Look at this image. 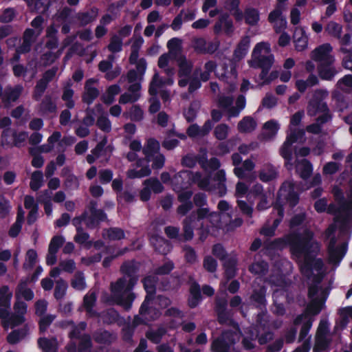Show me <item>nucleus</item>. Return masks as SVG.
I'll list each match as a JSON object with an SVG mask.
<instances>
[{"label":"nucleus","mask_w":352,"mask_h":352,"mask_svg":"<svg viewBox=\"0 0 352 352\" xmlns=\"http://www.w3.org/2000/svg\"><path fill=\"white\" fill-rule=\"evenodd\" d=\"M289 246L291 254L297 257L303 256L300 266L302 274L308 278L314 276V270L320 272L324 267L321 258H317L320 252V244L314 239V233L306 228L302 233L294 232L289 234Z\"/></svg>","instance_id":"nucleus-1"},{"label":"nucleus","mask_w":352,"mask_h":352,"mask_svg":"<svg viewBox=\"0 0 352 352\" xmlns=\"http://www.w3.org/2000/svg\"><path fill=\"white\" fill-rule=\"evenodd\" d=\"M126 282L125 277L119 278L115 283L111 284V290L114 302L129 311L132 307L135 296L131 291L126 290Z\"/></svg>","instance_id":"nucleus-2"},{"label":"nucleus","mask_w":352,"mask_h":352,"mask_svg":"<svg viewBox=\"0 0 352 352\" xmlns=\"http://www.w3.org/2000/svg\"><path fill=\"white\" fill-rule=\"evenodd\" d=\"M185 275H186V273L182 274L181 277L178 276V280L180 285L186 283L190 285L188 305L190 309H195L203 300L201 289L200 285L195 280L192 274L188 275V280L186 281L183 278Z\"/></svg>","instance_id":"nucleus-3"},{"label":"nucleus","mask_w":352,"mask_h":352,"mask_svg":"<svg viewBox=\"0 0 352 352\" xmlns=\"http://www.w3.org/2000/svg\"><path fill=\"white\" fill-rule=\"evenodd\" d=\"M140 270V263L135 259L128 260L122 263L120 271L127 280L126 290L132 291L138 280V273Z\"/></svg>","instance_id":"nucleus-4"},{"label":"nucleus","mask_w":352,"mask_h":352,"mask_svg":"<svg viewBox=\"0 0 352 352\" xmlns=\"http://www.w3.org/2000/svg\"><path fill=\"white\" fill-rule=\"evenodd\" d=\"M98 201L94 199L89 201L87 208L89 211V216L87 214L86 227L93 230L99 227L102 222L107 221V213L102 209H98Z\"/></svg>","instance_id":"nucleus-5"},{"label":"nucleus","mask_w":352,"mask_h":352,"mask_svg":"<svg viewBox=\"0 0 352 352\" xmlns=\"http://www.w3.org/2000/svg\"><path fill=\"white\" fill-rule=\"evenodd\" d=\"M327 95L325 90L317 89L315 91L312 98L308 102L307 113L310 116H315L318 113L327 111L329 109L324 98Z\"/></svg>","instance_id":"nucleus-6"},{"label":"nucleus","mask_w":352,"mask_h":352,"mask_svg":"<svg viewBox=\"0 0 352 352\" xmlns=\"http://www.w3.org/2000/svg\"><path fill=\"white\" fill-rule=\"evenodd\" d=\"M336 243L337 239L336 236H333L329 239L327 245L329 262L334 265L340 263L346 254L348 248V243L346 242H343L338 246H336Z\"/></svg>","instance_id":"nucleus-7"},{"label":"nucleus","mask_w":352,"mask_h":352,"mask_svg":"<svg viewBox=\"0 0 352 352\" xmlns=\"http://www.w3.org/2000/svg\"><path fill=\"white\" fill-rule=\"evenodd\" d=\"M277 198L285 199L291 208L295 207L299 202V194L295 190L294 184L284 182L278 191Z\"/></svg>","instance_id":"nucleus-8"},{"label":"nucleus","mask_w":352,"mask_h":352,"mask_svg":"<svg viewBox=\"0 0 352 352\" xmlns=\"http://www.w3.org/2000/svg\"><path fill=\"white\" fill-rule=\"evenodd\" d=\"M325 301L326 297L323 298L322 299L315 298L313 300H311V302L307 305L305 309V313L299 314L295 318L294 320V324H300L302 322L303 319L308 315L316 316L319 314L322 309Z\"/></svg>","instance_id":"nucleus-9"},{"label":"nucleus","mask_w":352,"mask_h":352,"mask_svg":"<svg viewBox=\"0 0 352 352\" xmlns=\"http://www.w3.org/2000/svg\"><path fill=\"white\" fill-rule=\"evenodd\" d=\"M333 51V47L330 43H324L317 47L311 52V58L318 63L335 62L336 59L334 56L331 53Z\"/></svg>","instance_id":"nucleus-10"},{"label":"nucleus","mask_w":352,"mask_h":352,"mask_svg":"<svg viewBox=\"0 0 352 352\" xmlns=\"http://www.w3.org/2000/svg\"><path fill=\"white\" fill-rule=\"evenodd\" d=\"M135 161L136 167H140L141 168L140 170H129L127 172L128 177L130 179H135L149 176L151 173V170L149 167V162H151V160L144 156L143 158H138Z\"/></svg>","instance_id":"nucleus-11"},{"label":"nucleus","mask_w":352,"mask_h":352,"mask_svg":"<svg viewBox=\"0 0 352 352\" xmlns=\"http://www.w3.org/2000/svg\"><path fill=\"white\" fill-rule=\"evenodd\" d=\"M266 294L267 287L265 285H261L259 288L253 289L250 300L256 308L262 311L266 310Z\"/></svg>","instance_id":"nucleus-12"},{"label":"nucleus","mask_w":352,"mask_h":352,"mask_svg":"<svg viewBox=\"0 0 352 352\" xmlns=\"http://www.w3.org/2000/svg\"><path fill=\"white\" fill-rule=\"evenodd\" d=\"M92 338L97 344L109 346L115 342L117 337L113 333L103 328H99L93 332Z\"/></svg>","instance_id":"nucleus-13"},{"label":"nucleus","mask_w":352,"mask_h":352,"mask_svg":"<svg viewBox=\"0 0 352 352\" xmlns=\"http://www.w3.org/2000/svg\"><path fill=\"white\" fill-rule=\"evenodd\" d=\"M335 62L318 63L317 66L318 74L320 79L323 80H332L338 71L333 66Z\"/></svg>","instance_id":"nucleus-14"},{"label":"nucleus","mask_w":352,"mask_h":352,"mask_svg":"<svg viewBox=\"0 0 352 352\" xmlns=\"http://www.w3.org/2000/svg\"><path fill=\"white\" fill-rule=\"evenodd\" d=\"M151 243L155 251L162 255L168 254L173 248L169 241L159 235L152 236Z\"/></svg>","instance_id":"nucleus-15"},{"label":"nucleus","mask_w":352,"mask_h":352,"mask_svg":"<svg viewBox=\"0 0 352 352\" xmlns=\"http://www.w3.org/2000/svg\"><path fill=\"white\" fill-rule=\"evenodd\" d=\"M228 301L225 298H218L215 300L214 311L217 314V321L220 324H224L229 320L227 311Z\"/></svg>","instance_id":"nucleus-16"},{"label":"nucleus","mask_w":352,"mask_h":352,"mask_svg":"<svg viewBox=\"0 0 352 352\" xmlns=\"http://www.w3.org/2000/svg\"><path fill=\"white\" fill-rule=\"evenodd\" d=\"M190 174L187 170H180L172 179V185L175 191H180L190 186L188 175Z\"/></svg>","instance_id":"nucleus-17"},{"label":"nucleus","mask_w":352,"mask_h":352,"mask_svg":"<svg viewBox=\"0 0 352 352\" xmlns=\"http://www.w3.org/2000/svg\"><path fill=\"white\" fill-rule=\"evenodd\" d=\"M95 81L93 78L87 80L85 85V91L82 95V102L90 105L99 96L100 92L96 87H91L89 85Z\"/></svg>","instance_id":"nucleus-18"},{"label":"nucleus","mask_w":352,"mask_h":352,"mask_svg":"<svg viewBox=\"0 0 352 352\" xmlns=\"http://www.w3.org/2000/svg\"><path fill=\"white\" fill-rule=\"evenodd\" d=\"M332 193L342 212H348L352 210V199L346 201L343 190L340 187L335 186L333 188Z\"/></svg>","instance_id":"nucleus-19"},{"label":"nucleus","mask_w":352,"mask_h":352,"mask_svg":"<svg viewBox=\"0 0 352 352\" xmlns=\"http://www.w3.org/2000/svg\"><path fill=\"white\" fill-rule=\"evenodd\" d=\"M57 111L56 104L52 100V98L50 95L45 96L44 98L38 104V113L45 117L49 114L56 113Z\"/></svg>","instance_id":"nucleus-20"},{"label":"nucleus","mask_w":352,"mask_h":352,"mask_svg":"<svg viewBox=\"0 0 352 352\" xmlns=\"http://www.w3.org/2000/svg\"><path fill=\"white\" fill-rule=\"evenodd\" d=\"M196 221V217L193 214H190L183 221V234L180 235L179 241H189L194 236L193 225Z\"/></svg>","instance_id":"nucleus-21"},{"label":"nucleus","mask_w":352,"mask_h":352,"mask_svg":"<svg viewBox=\"0 0 352 352\" xmlns=\"http://www.w3.org/2000/svg\"><path fill=\"white\" fill-rule=\"evenodd\" d=\"M29 283V278L25 280H21L19 283L15 292V296L17 298L22 296L25 300L30 301L34 298V294L33 291L27 287Z\"/></svg>","instance_id":"nucleus-22"},{"label":"nucleus","mask_w":352,"mask_h":352,"mask_svg":"<svg viewBox=\"0 0 352 352\" xmlns=\"http://www.w3.org/2000/svg\"><path fill=\"white\" fill-rule=\"evenodd\" d=\"M98 15V9L96 7H92L87 11L78 12L77 14L76 19L81 25L85 26L94 21Z\"/></svg>","instance_id":"nucleus-23"},{"label":"nucleus","mask_w":352,"mask_h":352,"mask_svg":"<svg viewBox=\"0 0 352 352\" xmlns=\"http://www.w3.org/2000/svg\"><path fill=\"white\" fill-rule=\"evenodd\" d=\"M292 145L284 142L279 150V154L285 161V167L289 170L294 166Z\"/></svg>","instance_id":"nucleus-24"},{"label":"nucleus","mask_w":352,"mask_h":352,"mask_svg":"<svg viewBox=\"0 0 352 352\" xmlns=\"http://www.w3.org/2000/svg\"><path fill=\"white\" fill-rule=\"evenodd\" d=\"M28 331L29 328L27 324L21 328L14 329L7 336V342L10 344H16L28 335Z\"/></svg>","instance_id":"nucleus-25"},{"label":"nucleus","mask_w":352,"mask_h":352,"mask_svg":"<svg viewBox=\"0 0 352 352\" xmlns=\"http://www.w3.org/2000/svg\"><path fill=\"white\" fill-rule=\"evenodd\" d=\"M289 245V234L285 237L276 238L273 241H265L264 246L268 250H282Z\"/></svg>","instance_id":"nucleus-26"},{"label":"nucleus","mask_w":352,"mask_h":352,"mask_svg":"<svg viewBox=\"0 0 352 352\" xmlns=\"http://www.w3.org/2000/svg\"><path fill=\"white\" fill-rule=\"evenodd\" d=\"M245 23L250 26L256 25L260 21V12L257 8L247 7L244 10Z\"/></svg>","instance_id":"nucleus-27"},{"label":"nucleus","mask_w":352,"mask_h":352,"mask_svg":"<svg viewBox=\"0 0 352 352\" xmlns=\"http://www.w3.org/2000/svg\"><path fill=\"white\" fill-rule=\"evenodd\" d=\"M250 40L249 36H243L237 44L234 51V56L238 60L243 58L247 54L250 47Z\"/></svg>","instance_id":"nucleus-28"},{"label":"nucleus","mask_w":352,"mask_h":352,"mask_svg":"<svg viewBox=\"0 0 352 352\" xmlns=\"http://www.w3.org/2000/svg\"><path fill=\"white\" fill-rule=\"evenodd\" d=\"M159 151V142L154 138H150L147 140L146 144L144 146L142 153L146 158L151 160L155 155L160 153Z\"/></svg>","instance_id":"nucleus-29"},{"label":"nucleus","mask_w":352,"mask_h":352,"mask_svg":"<svg viewBox=\"0 0 352 352\" xmlns=\"http://www.w3.org/2000/svg\"><path fill=\"white\" fill-rule=\"evenodd\" d=\"M257 124L255 120L251 116H245L238 123V130L241 133H250L254 131Z\"/></svg>","instance_id":"nucleus-30"},{"label":"nucleus","mask_w":352,"mask_h":352,"mask_svg":"<svg viewBox=\"0 0 352 352\" xmlns=\"http://www.w3.org/2000/svg\"><path fill=\"white\" fill-rule=\"evenodd\" d=\"M157 282V278L153 276H146L142 279L144 289L146 292V296L155 298Z\"/></svg>","instance_id":"nucleus-31"},{"label":"nucleus","mask_w":352,"mask_h":352,"mask_svg":"<svg viewBox=\"0 0 352 352\" xmlns=\"http://www.w3.org/2000/svg\"><path fill=\"white\" fill-rule=\"evenodd\" d=\"M182 251L186 264L193 265L198 262V255L194 248L189 245H184L182 248Z\"/></svg>","instance_id":"nucleus-32"},{"label":"nucleus","mask_w":352,"mask_h":352,"mask_svg":"<svg viewBox=\"0 0 352 352\" xmlns=\"http://www.w3.org/2000/svg\"><path fill=\"white\" fill-rule=\"evenodd\" d=\"M167 329L161 326L156 330H149L146 332V337L152 343L158 344L161 342L162 338L166 334Z\"/></svg>","instance_id":"nucleus-33"},{"label":"nucleus","mask_w":352,"mask_h":352,"mask_svg":"<svg viewBox=\"0 0 352 352\" xmlns=\"http://www.w3.org/2000/svg\"><path fill=\"white\" fill-rule=\"evenodd\" d=\"M12 292L8 285H3L0 287V307L10 308Z\"/></svg>","instance_id":"nucleus-34"},{"label":"nucleus","mask_w":352,"mask_h":352,"mask_svg":"<svg viewBox=\"0 0 352 352\" xmlns=\"http://www.w3.org/2000/svg\"><path fill=\"white\" fill-rule=\"evenodd\" d=\"M71 322L73 325L68 333V338L72 340H78L82 338V331H84L87 327V322L85 321H81L77 324H75L73 321H71Z\"/></svg>","instance_id":"nucleus-35"},{"label":"nucleus","mask_w":352,"mask_h":352,"mask_svg":"<svg viewBox=\"0 0 352 352\" xmlns=\"http://www.w3.org/2000/svg\"><path fill=\"white\" fill-rule=\"evenodd\" d=\"M274 63V56L272 54L268 56H261L251 64V67L270 69Z\"/></svg>","instance_id":"nucleus-36"},{"label":"nucleus","mask_w":352,"mask_h":352,"mask_svg":"<svg viewBox=\"0 0 352 352\" xmlns=\"http://www.w3.org/2000/svg\"><path fill=\"white\" fill-rule=\"evenodd\" d=\"M79 342L78 344V352H90L93 347V343L91 340V336L90 334L84 333H82V338H79Z\"/></svg>","instance_id":"nucleus-37"},{"label":"nucleus","mask_w":352,"mask_h":352,"mask_svg":"<svg viewBox=\"0 0 352 352\" xmlns=\"http://www.w3.org/2000/svg\"><path fill=\"white\" fill-rule=\"evenodd\" d=\"M165 81L160 77L158 73H155L148 87V94L152 96H156L157 89L165 85Z\"/></svg>","instance_id":"nucleus-38"},{"label":"nucleus","mask_w":352,"mask_h":352,"mask_svg":"<svg viewBox=\"0 0 352 352\" xmlns=\"http://www.w3.org/2000/svg\"><path fill=\"white\" fill-rule=\"evenodd\" d=\"M43 174L41 170H35L32 173L30 178V187L32 190H38L43 185Z\"/></svg>","instance_id":"nucleus-39"},{"label":"nucleus","mask_w":352,"mask_h":352,"mask_svg":"<svg viewBox=\"0 0 352 352\" xmlns=\"http://www.w3.org/2000/svg\"><path fill=\"white\" fill-rule=\"evenodd\" d=\"M37 258L38 255L35 250H28L25 255V262L23 264V270L26 271L32 270L36 263Z\"/></svg>","instance_id":"nucleus-40"},{"label":"nucleus","mask_w":352,"mask_h":352,"mask_svg":"<svg viewBox=\"0 0 352 352\" xmlns=\"http://www.w3.org/2000/svg\"><path fill=\"white\" fill-rule=\"evenodd\" d=\"M67 287V282L62 278L56 282L54 296L57 300H60L65 297Z\"/></svg>","instance_id":"nucleus-41"},{"label":"nucleus","mask_w":352,"mask_h":352,"mask_svg":"<svg viewBox=\"0 0 352 352\" xmlns=\"http://www.w3.org/2000/svg\"><path fill=\"white\" fill-rule=\"evenodd\" d=\"M249 271L255 275H265L268 271V264L265 261H258L249 266Z\"/></svg>","instance_id":"nucleus-42"},{"label":"nucleus","mask_w":352,"mask_h":352,"mask_svg":"<svg viewBox=\"0 0 352 352\" xmlns=\"http://www.w3.org/2000/svg\"><path fill=\"white\" fill-rule=\"evenodd\" d=\"M225 274L228 278H232L235 276L236 272L237 260L231 257L227 259L224 263Z\"/></svg>","instance_id":"nucleus-43"},{"label":"nucleus","mask_w":352,"mask_h":352,"mask_svg":"<svg viewBox=\"0 0 352 352\" xmlns=\"http://www.w3.org/2000/svg\"><path fill=\"white\" fill-rule=\"evenodd\" d=\"M71 286L76 290L82 291L86 287L84 274L82 272H77L71 280Z\"/></svg>","instance_id":"nucleus-44"},{"label":"nucleus","mask_w":352,"mask_h":352,"mask_svg":"<svg viewBox=\"0 0 352 352\" xmlns=\"http://www.w3.org/2000/svg\"><path fill=\"white\" fill-rule=\"evenodd\" d=\"M325 30L331 36L335 38H340L342 26L335 21H330L327 23Z\"/></svg>","instance_id":"nucleus-45"},{"label":"nucleus","mask_w":352,"mask_h":352,"mask_svg":"<svg viewBox=\"0 0 352 352\" xmlns=\"http://www.w3.org/2000/svg\"><path fill=\"white\" fill-rule=\"evenodd\" d=\"M230 348L223 339L219 337L214 339L211 343L212 352H230Z\"/></svg>","instance_id":"nucleus-46"},{"label":"nucleus","mask_w":352,"mask_h":352,"mask_svg":"<svg viewBox=\"0 0 352 352\" xmlns=\"http://www.w3.org/2000/svg\"><path fill=\"white\" fill-rule=\"evenodd\" d=\"M56 316L52 314L43 316L38 321V329L40 334H44L51 324L54 320Z\"/></svg>","instance_id":"nucleus-47"},{"label":"nucleus","mask_w":352,"mask_h":352,"mask_svg":"<svg viewBox=\"0 0 352 352\" xmlns=\"http://www.w3.org/2000/svg\"><path fill=\"white\" fill-rule=\"evenodd\" d=\"M143 184L148 186L150 189L156 194L162 192L164 187L157 177H151L144 180Z\"/></svg>","instance_id":"nucleus-48"},{"label":"nucleus","mask_w":352,"mask_h":352,"mask_svg":"<svg viewBox=\"0 0 352 352\" xmlns=\"http://www.w3.org/2000/svg\"><path fill=\"white\" fill-rule=\"evenodd\" d=\"M37 344L38 347L42 349V352H58L52 340L45 337L39 338Z\"/></svg>","instance_id":"nucleus-49"},{"label":"nucleus","mask_w":352,"mask_h":352,"mask_svg":"<svg viewBox=\"0 0 352 352\" xmlns=\"http://www.w3.org/2000/svg\"><path fill=\"white\" fill-rule=\"evenodd\" d=\"M219 338L223 339L225 342L231 347L239 340V336L236 332L232 330H227L223 331Z\"/></svg>","instance_id":"nucleus-50"},{"label":"nucleus","mask_w":352,"mask_h":352,"mask_svg":"<svg viewBox=\"0 0 352 352\" xmlns=\"http://www.w3.org/2000/svg\"><path fill=\"white\" fill-rule=\"evenodd\" d=\"M48 87V84L44 82L43 80L39 79L36 84L34 89L32 98L34 100L38 101L41 100L42 96L45 93V90Z\"/></svg>","instance_id":"nucleus-51"},{"label":"nucleus","mask_w":352,"mask_h":352,"mask_svg":"<svg viewBox=\"0 0 352 352\" xmlns=\"http://www.w3.org/2000/svg\"><path fill=\"white\" fill-rule=\"evenodd\" d=\"M175 268V264L171 260H168L162 265L154 270V274L157 276L168 275Z\"/></svg>","instance_id":"nucleus-52"},{"label":"nucleus","mask_w":352,"mask_h":352,"mask_svg":"<svg viewBox=\"0 0 352 352\" xmlns=\"http://www.w3.org/2000/svg\"><path fill=\"white\" fill-rule=\"evenodd\" d=\"M313 172V166L311 163L305 159L302 161V166L300 167L299 170V175L300 177L306 180L308 178L310 177Z\"/></svg>","instance_id":"nucleus-53"},{"label":"nucleus","mask_w":352,"mask_h":352,"mask_svg":"<svg viewBox=\"0 0 352 352\" xmlns=\"http://www.w3.org/2000/svg\"><path fill=\"white\" fill-rule=\"evenodd\" d=\"M192 69V65L188 63L186 58H184L179 63L178 75L179 77H188L191 74Z\"/></svg>","instance_id":"nucleus-54"},{"label":"nucleus","mask_w":352,"mask_h":352,"mask_svg":"<svg viewBox=\"0 0 352 352\" xmlns=\"http://www.w3.org/2000/svg\"><path fill=\"white\" fill-rule=\"evenodd\" d=\"M229 126L228 124L221 123L218 124L214 130V135L219 140H224L228 135Z\"/></svg>","instance_id":"nucleus-55"},{"label":"nucleus","mask_w":352,"mask_h":352,"mask_svg":"<svg viewBox=\"0 0 352 352\" xmlns=\"http://www.w3.org/2000/svg\"><path fill=\"white\" fill-rule=\"evenodd\" d=\"M109 51L112 53H117L122 50V40L117 35H113L107 46Z\"/></svg>","instance_id":"nucleus-56"},{"label":"nucleus","mask_w":352,"mask_h":352,"mask_svg":"<svg viewBox=\"0 0 352 352\" xmlns=\"http://www.w3.org/2000/svg\"><path fill=\"white\" fill-rule=\"evenodd\" d=\"M220 21L223 25L224 32L227 35H230L234 32V25L232 19H230V16L228 13H223L220 15Z\"/></svg>","instance_id":"nucleus-57"},{"label":"nucleus","mask_w":352,"mask_h":352,"mask_svg":"<svg viewBox=\"0 0 352 352\" xmlns=\"http://www.w3.org/2000/svg\"><path fill=\"white\" fill-rule=\"evenodd\" d=\"M107 236L111 241H118L125 238V234L122 228L113 227L107 230Z\"/></svg>","instance_id":"nucleus-58"},{"label":"nucleus","mask_w":352,"mask_h":352,"mask_svg":"<svg viewBox=\"0 0 352 352\" xmlns=\"http://www.w3.org/2000/svg\"><path fill=\"white\" fill-rule=\"evenodd\" d=\"M207 42L203 37H195L192 40V45L195 52L204 54Z\"/></svg>","instance_id":"nucleus-59"},{"label":"nucleus","mask_w":352,"mask_h":352,"mask_svg":"<svg viewBox=\"0 0 352 352\" xmlns=\"http://www.w3.org/2000/svg\"><path fill=\"white\" fill-rule=\"evenodd\" d=\"M203 267L207 272L214 273L217 270V261L212 256H206L204 258Z\"/></svg>","instance_id":"nucleus-60"},{"label":"nucleus","mask_w":352,"mask_h":352,"mask_svg":"<svg viewBox=\"0 0 352 352\" xmlns=\"http://www.w3.org/2000/svg\"><path fill=\"white\" fill-rule=\"evenodd\" d=\"M16 16V11L14 8H7L3 10L0 15V22L8 23L12 22Z\"/></svg>","instance_id":"nucleus-61"},{"label":"nucleus","mask_w":352,"mask_h":352,"mask_svg":"<svg viewBox=\"0 0 352 352\" xmlns=\"http://www.w3.org/2000/svg\"><path fill=\"white\" fill-rule=\"evenodd\" d=\"M96 125L104 133H109L111 131V123L107 116H99L96 122Z\"/></svg>","instance_id":"nucleus-62"},{"label":"nucleus","mask_w":352,"mask_h":352,"mask_svg":"<svg viewBox=\"0 0 352 352\" xmlns=\"http://www.w3.org/2000/svg\"><path fill=\"white\" fill-rule=\"evenodd\" d=\"M65 239L63 236L56 235L52 237L49 244L48 250L57 254L60 248L63 245Z\"/></svg>","instance_id":"nucleus-63"},{"label":"nucleus","mask_w":352,"mask_h":352,"mask_svg":"<svg viewBox=\"0 0 352 352\" xmlns=\"http://www.w3.org/2000/svg\"><path fill=\"white\" fill-rule=\"evenodd\" d=\"M277 172L274 168H269L267 171L265 170H261L259 173L258 177L261 181L263 182H269L277 177Z\"/></svg>","instance_id":"nucleus-64"}]
</instances>
